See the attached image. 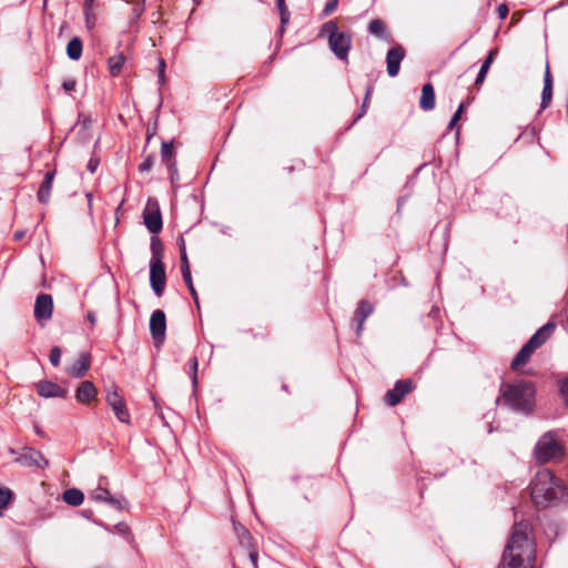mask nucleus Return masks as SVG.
<instances>
[{
	"label": "nucleus",
	"instance_id": "obj_1",
	"mask_svg": "<svg viewBox=\"0 0 568 568\" xmlns=\"http://www.w3.org/2000/svg\"><path fill=\"white\" fill-rule=\"evenodd\" d=\"M536 559L531 526L528 521H518L513 526L511 535L503 552V561L509 568H532Z\"/></svg>",
	"mask_w": 568,
	"mask_h": 568
},
{
	"label": "nucleus",
	"instance_id": "obj_2",
	"mask_svg": "<svg viewBox=\"0 0 568 568\" xmlns=\"http://www.w3.org/2000/svg\"><path fill=\"white\" fill-rule=\"evenodd\" d=\"M530 497L537 507L546 508L568 497V489L551 470L544 468L530 481Z\"/></svg>",
	"mask_w": 568,
	"mask_h": 568
},
{
	"label": "nucleus",
	"instance_id": "obj_3",
	"mask_svg": "<svg viewBox=\"0 0 568 568\" xmlns=\"http://www.w3.org/2000/svg\"><path fill=\"white\" fill-rule=\"evenodd\" d=\"M501 402L515 413L529 415L536 405V384L532 381L518 378L514 382H501Z\"/></svg>",
	"mask_w": 568,
	"mask_h": 568
},
{
	"label": "nucleus",
	"instance_id": "obj_4",
	"mask_svg": "<svg viewBox=\"0 0 568 568\" xmlns=\"http://www.w3.org/2000/svg\"><path fill=\"white\" fill-rule=\"evenodd\" d=\"M566 448L554 430L545 433L534 448V457L538 464L559 462L565 457Z\"/></svg>",
	"mask_w": 568,
	"mask_h": 568
},
{
	"label": "nucleus",
	"instance_id": "obj_5",
	"mask_svg": "<svg viewBox=\"0 0 568 568\" xmlns=\"http://www.w3.org/2000/svg\"><path fill=\"white\" fill-rule=\"evenodd\" d=\"M322 33H327L328 45L335 57L342 61H348V53L352 48V36L347 31H339L335 21L331 20L323 24Z\"/></svg>",
	"mask_w": 568,
	"mask_h": 568
},
{
	"label": "nucleus",
	"instance_id": "obj_6",
	"mask_svg": "<svg viewBox=\"0 0 568 568\" xmlns=\"http://www.w3.org/2000/svg\"><path fill=\"white\" fill-rule=\"evenodd\" d=\"M105 402L112 408L119 422L130 424L131 415L126 407L125 399L119 393L116 385L113 384L110 388L106 389Z\"/></svg>",
	"mask_w": 568,
	"mask_h": 568
},
{
	"label": "nucleus",
	"instance_id": "obj_7",
	"mask_svg": "<svg viewBox=\"0 0 568 568\" xmlns=\"http://www.w3.org/2000/svg\"><path fill=\"white\" fill-rule=\"evenodd\" d=\"M143 222L152 234H158L162 231V214L156 199L150 197L148 200L143 210Z\"/></svg>",
	"mask_w": 568,
	"mask_h": 568
},
{
	"label": "nucleus",
	"instance_id": "obj_8",
	"mask_svg": "<svg viewBox=\"0 0 568 568\" xmlns=\"http://www.w3.org/2000/svg\"><path fill=\"white\" fill-rule=\"evenodd\" d=\"M150 332L155 346L160 347L165 341L166 317L162 310H155L150 317Z\"/></svg>",
	"mask_w": 568,
	"mask_h": 568
},
{
	"label": "nucleus",
	"instance_id": "obj_9",
	"mask_svg": "<svg viewBox=\"0 0 568 568\" xmlns=\"http://www.w3.org/2000/svg\"><path fill=\"white\" fill-rule=\"evenodd\" d=\"M415 388L412 379H399L392 389L385 394V403L389 406H396L402 399Z\"/></svg>",
	"mask_w": 568,
	"mask_h": 568
},
{
	"label": "nucleus",
	"instance_id": "obj_10",
	"mask_svg": "<svg viewBox=\"0 0 568 568\" xmlns=\"http://www.w3.org/2000/svg\"><path fill=\"white\" fill-rule=\"evenodd\" d=\"M166 284L165 265L163 262H150V285L154 294L161 297Z\"/></svg>",
	"mask_w": 568,
	"mask_h": 568
},
{
	"label": "nucleus",
	"instance_id": "obj_11",
	"mask_svg": "<svg viewBox=\"0 0 568 568\" xmlns=\"http://www.w3.org/2000/svg\"><path fill=\"white\" fill-rule=\"evenodd\" d=\"M16 462L26 467L45 468L49 465L41 452L31 447H23Z\"/></svg>",
	"mask_w": 568,
	"mask_h": 568
},
{
	"label": "nucleus",
	"instance_id": "obj_12",
	"mask_svg": "<svg viewBox=\"0 0 568 568\" xmlns=\"http://www.w3.org/2000/svg\"><path fill=\"white\" fill-rule=\"evenodd\" d=\"M53 298L50 294H39L36 298L33 315L34 318L41 323L52 317Z\"/></svg>",
	"mask_w": 568,
	"mask_h": 568
},
{
	"label": "nucleus",
	"instance_id": "obj_13",
	"mask_svg": "<svg viewBox=\"0 0 568 568\" xmlns=\"http://www.w3.org/2000/svg\"><path fill=\"white\" fill-rule=\"evenodd\" d=\"M406 55V51L402 44H395L387 51L386 54V68L387 73L390 78H394L398 74L400 69V63Z\"/></svg>",
	"mask_w": 568,
	"mask_h": 568
},
{
	"label": "nucleus",
	"instance_id": "obj_14",
	"mask_svg": "<svg viewBox=\"0 0 568 568\" xmlns=\"http://www.w3.org/2000/svg\"><path fill=\"white\" fill-rule=\"evenodd\" d=\"M374 312V306L367 301H359L357 308L354 312L353 323L355 324V334L357 337L362 336L364 331V323L366 318Z\"/></svg>",
	"mask_w": 568,
	"mask_h": 568
},
{
	"label": "nucleus",
	"instance_id": "obj_15",
	"mask_svg": "<svg viewBox=\"0 0 568 568\" xmlns=\"http://www.w3.org/2000/svg\"><path fill=\"white\" fill-rule=\"evenodd\" d=\"M92 356L89 352H81L74 363L67 368V374L74 378H82L91 367Z\"/></svg>",
	"mask_w": 568,
	"mask_h": 568
},
{
	"label": "nucleus",
	"instance_id": "obj_16",
	"mask_svg": "<svg viewBox=\"0 0 568 568\" xmlns=\"http://www.w3.org/2000/svg\"><path fill=\"white\" fill-rule=\"evenodd\" d=\"M38 394L44 398H65L68 390L51 381H40L37 384Z\"/></svg>",
	"mask_w": 568,
	"mask_h": 568
},
{
	"label": "nucleus",
	"instance_id": "obj_17",
	"mask_svg": "<svg viewBox=\"0 0 568 568\" xmlns=\"http://www.w3.org/2000/svg\"><path fill=\"white\" fill-rule=\"evenodd\" d=\"M97 396L98 389L91 381L81 382L75 390V398L80 404L89 405Z\"/></svg>",
	"mask_w": 568,
	"mask_h": 568
},
{
	"label": "nucleus",
	"instance_id": "obj_18",
	"mask_svg": "<svg viewBox=\"0 0 568 568\" xmlns=\"http://www.w3.org/2000/svg\"><path fill=\"white\" fill-rule=\"evenodd\" d=\"M537 348L538 347L535 346L531 342L527 341L519 349V352L516 354V356L513 358L510 363V368L516 372L521 366L526 365L530 361L531 355L535 353Z\"/></svg>",
	"mask_w": 568,
	"mask_h": 568
},
{
	"label": "nucleus",
	"instance_id": "obj_19",
	"mask_svg": "<svg viewBox=\"0 0 568 568\" xmlns=\"http://www.w3.org/2000/svg\"><path fill=\"white\" fill-rule=\"evenodd\" d=\"M556 327V322L549 320L545 325L539 327L528 341L539 348L552 336Z\"/></svg>",
	"mask_w": 568,
	"mask_h": 568
},
{
	"label": "nucleus",
	"instance_id": "obj_20",
	"mask_svg": "<svg viewBox=\"0 0 568 568\" xmlns=\"http://www.w3.org/2000/svg\"><path fill=\"white\" fill-rule=\"evenodd\" d=\"M57 174V170H50L44 174L43 181L37 192V199L41 204H47L50 201L53 181Z\"/></svg>",
	"mask_w": 568,
	"mask_h": 568
},
{
	"label": "nucleus",
	"instance_id": "obj_21",
	"mask_svg": "<svg viewBox=\"0 0 568 568\" xmlns=\"http://www.w3.org/2000/svg\"><path fill=\"white\" fill-rule=\"evenodd\" d=\"M174 156L173 141H163L161 145V160L168 171H173V173L176 174V161Z\"/></svg>",
	"mask_w": 568,
	"mask_h": 568
},
{
	"label": "nucleus",
	"instance_id": "obj_22",
	"mask_svg": "<svg viewBox=\"0 0 568 568\" xmlns=\"http://www.w3.org/2000/svg\"><path fill=\"white\" fill-rule=\"evenodd\" d=\"M435 90L430 82L425 83L422 88V97L419 100V106L424 111H430L435 108Z\"/></svg>",
	"mask_w": 568,
	"mask_h": 568
},
{
	"label": "nucleus",
	"instance_id": "obj_23",
	"mask_svg": "<svg viewBox=\"0 0 568 568\" xmlns=\"http://www.w3.org/2000/svg\"><path fill=\"white\" fill-rule=\"evenodd\" d=\"M552 98V77L549 70V67L547 65L545 75H544V88L541 92V102L540 106L541 109H546L551 103Z\"/></svg>",
	"mask_w": 568,
	"mask_h": 568
},
{
	"label": "nucleus",
	"instance_id": "obj_24",
	"mask_svg": "<svg viewBox=\"0 0 568 568\" xmlns=\"http://www.w3.org/2000/svg\"><path fill=\"white\" fill-rule=\"evenodd\" d=\"M497 53H498L497 48L489 50L486 59L484 60V62L479 69V72L476 77L475 85H480L484 83L487 72H488L490 65L493 64V62L495 61Z\"/></svg>",
	"mask_w": 568,
	"mask_h": 568
},
{
	"label": "nucleus",
	"instance_id": "obj_25",
	"mask_svg": "<svg viewBox=\"0 0 568 568\" xmlns=\"http://www.w3.org/2000/svg\"><path fill=\"white\" fill-rule=\"evenodd\" d=\"M276 8H277L278 13H280V22H281L280 28L277 30V33L282 38L283 34L285 33L286 26L290 22L291 12H290V10H288V8L286 6L285 0H276Z\"/></svg>",
	"mask_w": 568,
	"mask_h": 568
},
{
	"label": "nucleus",
	"instance_id": "obj_26",
	"mask_svg": "<svg viewBox=\"0 0 568 568\" xmlns=\"http://www.w3.org/2000/svg\"><path fill=\"white\" fill-rule=\"evenodd\" d=\"M367 30L371 34H374L377 38L392 40V37L387 30V26L382 19L372 20L368 23Z\"/></svg>",
	"mask_w": 568,
	"mask_h": 568
},
{
	"label": "nucleus",
	"instance_id": "obj_27",
	"mask_svg": "<svg viewBox=\"0 0 568 568\" xmlns=\"http://www.w3.org/2000/svg\"><path fill=\"white\" fill-rule=\"evenodd\" d=\"M126 61V57L123 52L114 54L108 59V67L110 74L112 77H118L121 74L124 63Z\"/></svg>",
	"mask_w": 568,
	"mask_h": 568
},
{
	"label": "nucleus",
	"instance_id": "obj_28",
	"mask_svg": "<svg viewBox=\"0 0 568 568\" xmlns=\"http://www.w3.org/2000/svg\"><path fill=\"white\" fill-rule=\"evenodd\" d=\"M83 42L80 37H73L67 45V55L73 61H78L82 57Z\"/></svg>",
	"mask_w": 568,
	"mask_h": 568
},
{
	"label": "nucleus",
	"instance_id": "obj_29",
	"mask_svg": "<svg viewBox=\"0 0 568 568\" xmlns=\"http://www.w3.org/2000/svg\"><path fill=\"white\" fill-rule=\"evenodd\" d=\"M373 91H374V84H373V82L369 81L365 89V97H364L363 103H362L357 114L354 116L349 126H352L354 123L359 121L366 114Z\"/></svg>",
	"mask_w": 568,
	"mask_h": 568
},
{
	"label": "nucleus",
	"instance_id": "obj_30",
	"mask_svg": "<svg viewBox=\"0 0 568 568\" xmlns=\"http://www.w3.org/2000/svg\"><path fill=\"white\" fill-rule=\"evenodd\" d=\"M155 235L156 234H154L151 237L150 248H151L152 256H151L150 262H163L164 245H163L162 241Z\"/></svg>",
	"mask_w": 568,
	"mask_h": 568
},
{
	"label": "nucleus",
	"instance_id": "obj_31",
	"mask_svg": "<svg viewBox=\"0 0 568 568\" xmlns=\"http://www.w3.org/2000/svg\"><path fill=\"white\" fill-rule=\"evenodd\" d=\"M63 500L70 506H80L83 503L84 495L80 489L70 488L63 491Z\"/></svg>",
	"mask_w": 568,
	"mask_h": 568
},
{
	"label": "nucleus",
	"instance_id": "obj_32",
	"mask_svg": "<svg viewBox=\"0 0 568 568\" xmlns=\"http://www.w3.org/2000/svg\"><path fill=\"white\" fill-rule=\"evenodd\" d=\"M197 367L199 361L196 356H192L184 366V371L190 376L194 389L197 387Z\"/></svg>",
	"mask_w": 568,
	"mask_h": 568
},
{
	"label": "nucleus",
	"instance_id": "obj_33",
	"mask_svg": "<svg viewBox=\"0 0 568 568\" xmlns=\"http://www.w3.org/2000/svg\"><path fill=\"white\" fill-rule=\"evenodd\" d=\"M12 498V490L6 487H0V515L2 514V510L8 507Z\"/></svg>",
	"mask_w": 568,
	"mask_h": 568
},
{
	"label": "nucleus",
	"instance_id": "obj_34",
	"mask_svg": "<svg viewBox=\"0 0 568 568\" xmlns=\"http://www.w3.org/2000/svg\"><path fill=\"white\" fill-rule=\"evenodd\" d=\"M234 528L240 538V542L242 545L251 546V540L253 539L251 532L242 525H235Z\"/></svg>",
	"mask_w": 568,
	"mask_h": 568
},
{
	"label": "nucleus",
	"instance_id": "obj_35",
	"mask_svg": "<svg viewBox=\"0 0 568 568\" xmlns=\"http://www.w3.org/2000/svg\"><path fill=\"white\" fill-rule=\"evenodd\" d=\"M109 497H110V491L106 488L101 487V486L95 488L91 494V498L98 503H105Z\"/></svg>",
	"mask_w": 568,
	"mask_h": 568
},
{
	"label": "nucleus",
	"instance_id": "obj_36",
	"mask_svg": "<svg viewBox=\"0 0 568 568\" xmlns=\"http://www.w3.org/2000/svg\"><path fill=\"white\" fill-rule=\"evenodd\" d=\"M62 349L60 346H53L49 353V361L53 367H58L61 363Z\"/></svg>",
	"mask_w": 568,
	"mask_h": 568
},
{
	"label": "nucleus",
	"instance_id": "obj_37",
	"mask_svg": "<svg viewBox=\"0 0 568 568\" xmlns=\"http://www.w3.org/2000/svg\"><path fill=\"white\" fill-rule=\"evenodd\" d=\"M105 503L109 506H111L112 508L118 509V510H122L124 508V506L126 505L125 498L112 496L111 494Z\"/></svg>",
	"mask_w": 568,
	"mask_h": 568
},
{
	"label": "nucleus",
	"instance_id": "obj_38",
	"mask_svg": "<svg viewBox=\"0 0 568 568\" xmlns=\"http://www.w3.org/2000/svg\"><path fill=\"white\" fill-rule=\"evenodd\" d=\"M155 155L149 154L145 156L144 161L139 164V171L141 173L150 172L154 165Z\"/></svg>",
	"mask_w": 568,
	"mask_h": 568
},
{
	"label": "nucleus",
	"instance_id": "obj_39",
	"mask_svg": "<svg viewBox=\"0 0 568 568\" xmlns=\"http://www.w3.org/2000/svg\"><path fill=\"white\" fill-rule=\"evenodd\" d=\"M180 261H181V273H182L183 280L191 277L192 274H191V270H190V262H189L187 254H183V256L180 257Z\"/></svg>",
	"mask_w": 568,
	"mask_h": 568
},
{
	"label": "nucleus",
	"instance_id": "obj_40",
	"mask_svg": "<svg viewBox=\"0 0 568 568\" xmlns=\"http://www.w3.org/2000/svg\"><path fill=\"white\" fill-rule=\"evenodd\" d=\"M184 283L186 284L189 291H190V294L194 301V303L196 304V306L199 307L200 303H199V295H197V292L193 285V280H192V276L191 277H187V278H184L183 280Z\"/></svg>",
	"mask_w": 568,
	"mask_h": 568
},
{
	"label": "nucleus",
	"instance_id": "obj_41",
	"mask_svg": "<svg viewBox=\"0 0 568 568\" xmlns=\"http://www.w3.org/2000/svg\"><path fill=\"white\" fill-rule=\"evenodd\" d=\"M338 6V0H328L322 11L323 17L332 14Z\"/></svg>",
	"mask_w": 568,
	"mask_h": 568
},
{
	"label": "nucleus",
	"instance_id": "obj_42",
	"mask_svg": "<svg viewBox=\"0 0 568 568\" xmlns=\"http://www.w3.org/2000/svg\"><path fill=\"white\" fill-rule=\"evenodd\" d=\"M165 68H166V64H165L164 59L160 58L159 65H158V79H159V83L161 85L164 84V82H165V74H164Z\"/></svg>",
	"mask_w": 568,
	"mask_h": 568
},
{
	"label": "nucleus",
	"instance_id": "obj_43",
	"mask_svg": "<svg viewBox=\"0 0 568 568\" xmlns=\"http://www.w3.org/2000/svg\"><path fill=\"white\" fill-rule=\"evenodd\" d=\"M559 392L561 397L564 398L565 404L568 406V377L560 381Z\"/></svg>",
	"mask_w": 568,
	"mask_h": 568
},
{
	"label": "nucleus",
	"instance_id": "obj_44",
	"mask_svg": "<svg viewBox=\"0 0 568 568\" xmlns=\"http://www.w3.org/2000/svg\"><path fill=\"white\" fill-rule=\"evenodd\" d=\"M77 81L74 79H67L62 83V88L65 92L73 91L75 89Z\"/></svg>",
	"mask_w": 568,
	"mask_h": 568
},
{
	"label": "nucleus",
	"instance_id": "obj_45",
	"mask_svg": "<svg viewBox=\"0 0 568 568\" xmlns=\"http://www.w3.org/2000/svg\"><path fill=\"white\" fill-rule=\"evenodd\" d=\"M100 160L98 158H91L88 162L87 169L94 173L99 166Z\"/></svg>",
	"mask_w": 568,
	"mask_h": 568
},
{
	"label": "nucleus",
	"instance_id": "obj_46",
	"mask_svg": "<svg viewBox=\"0 0 568 568\" xmlns=\"http://www.w3.org/2000/svg\"><path fill=\"white\" fill-rule=\"evenodd\" d=\"M508 12H509V9H508L507 4H505V3L500 4V6L497 8L498 17H499V19H501V20H504V19H506V18H507Z\"/></svg>",
	"mask_w": 568,
	"mask_h": 568
},
{
	"label": "nucleus",
	"instance_id": "obj_47",
	"mask_svg": "<svg viewBox=\"0 0 568 568\" xmlns=\"http://www.w3.org/2000/svg\"><path fill=\"white\" fill-rule=\"evenodd\" d=\"M270 335V331L267 327H261V331L253 334V337L254 338H262V339H266Z\"/></svg>",
	"mask_w": 568,
	"mask_h": 568
},
{
	"label": "nucleus",
	"instance_id": "obj_48",
	"mask_svg": "<svg viewBox=\"0 0 568 568\" xmlns=\"http://www.w3.org/2000/svg\"><path fill=\"white\" fill-rule=\"evenodd\" d=\"M178 245H179V250H180V257L183 256V254H187L185 241L182 235L178 237Z\"/></svg>",
	"mask_w": 568,
	"mask_h": 568
},
{
	"label": "nucleus",
	"instance_id": "obj_49",
	"mask_svg": "<svg viewBox=\"0 0 568 568\" xmlns=\"http://www.w3.org/2000/svg\"><path fill=\"white\" fill-rule=\"evenodd\" d=\"M248 556L254 568H257V551L255 549H251Z\"/></svg>",
	"mask_w": 568,
	"mask_h": 568
},
{
	"label": "nucleus",
	"instance_id": "obj_50",
	"mask_svg": "<svg viewBox=\"0 0 568 568\" xmlns=\"http://www.w3.org/2000/svg\"><path fill=\"white\" fill-rule=\"evenodd\" d=\"M156 133V123H154V125L151 128V126H148L146 129V142H149L151 140V138Z\"/></svg>",
	"mask_w": 568,
	"mask_h": 568
},
{
	"label": "nucleus",
	"instance_id": "obj_51",
	"mask_svg": "<svg viewBox=\"0 0 568 568\" xmlns=\"http://www.w3.org/2000/svg\"><path fill=\"white\" fill-rule=\"evenodd\" d=\"M456 128V134L459 135V132H460V126L457 125V121L450 119L449 123H448V130H454Z\"/></svg>",
	"mask_w": 568,
	"mask_h": 568
},
{
	"label": "nucleus",
	"instance_id": "obj_52",
	"mask_svg": "<svg viewBox=\"0 0 568 568\" xmlns=\"http://www.w3.org/2000/svg\"><path fill=\"white\" fill-rule=\"evenodd\" d=\"M87 320L91 323V325L93 326L95 323H97V317H95V314L94 312L92 311H89L88 314H87Z\"/></svg>",
	"mask_w": 568,
	"mask_h": 568
},
{
	"label": "nucleus",
	"instance_id": "obj_53",
	"mask_svg": "<svg viewBox=\"0 0 568 568\" xmlns=\"http://www.w3.org/2000/svg\"><path fill=\"white\" fill-rule=\"evenodd\" d=\"M94 0H84L83 9L84 12H90Z\"/></svg>",
	"mask_w": 568,
	"mask_h": 568
},
{
	"label": "nucleus",
	"instance_id": "obj_54",
	"mask_svg": "<svg viewBox=\"0 0 568 568\" xmlns=\"http://www.w3.org/2000/svg\"><path fill=\"white\" fill-rule=\"evenodd\" d=\"M91 124V119L89 116H84L83 121H82V126L84 129H88Z\"/></svg>",
	"mask_w": 568,
	"mask_h": 568
},
{
	"label": "nucleus",
	"instance_id": "obj_55",
	"mask_svg": "<svg viewBox=\"0 0 568 568\" xmlns=\"http://www.w3.org/2000/svg\"><path fill=\"white\" fill-rule=\"evenodd\" d=\"M23 236H24V232L23 231H18V232L14 233V240H17V241L22 240Z\"/></svg>",
	"mask_w": 568,
	"mask_h": 568
},
{
	"label": "nucleus",
	"instance_id": "obj_56",
	"mask_svg": "<svg viewBox=\"0 0 568 568\" xmlns=\"http://www.w3.org/2000/svg\"><path fill=\"white\" fill-rule=\"evenodd\" d=\"M466 103L465 102H462L458 106V109L456 110L457 113H459L460 115L463 114L464 110L466 109Z\"/></svg>",
	"mask_w": 568,
	"mask_h": 568
},
{
	"label": "nucleus",
	"instance_id": "obj_57",
	"mask_svg": "<svg viewBox=\"0 0 568 568\" xmlns=\"http://www.w3.org/2000/svg\"><path fill=\"white\" fill-rule=\"evenodd\" d=\"M171 182L174 183L179 179V174H174L173 171H169Z\"/></svg>",
	"mask_w": 568,
	"mask_h": 568
},
{
	"label": "nucleus",
	"instance_id": "obj_58",
	"mask_svg": "<svg viewBox=\"0 0 568 568\" xmlns=\"http://www.w3.org/2000/svg\"><path fill=\"white\" fill-rule=\"evenodd\" d=\"M34 432L39 436H42V437L44 436L43 430L38 425H34Z\"/></svg>",
	"mask_w": 568,
	"mask_h": 568
},
{
	"label": "nucleus",
	"instance_id": "obj_59",
	"mask_svg": "<svg viewBox=\"0 0 568 568\" xmlns=\"http://www.w3.org/2000/svg\"><path fill=\"white\" fill-rule=\"evenodd\" d=\"M281 388H282V390H284V392H285V393H287V394H290V393H291L290 387H288V385H287V384H283Z\"/></svg>",
	"mask_w": 568,
	"mask_h": 568
},
{
	"label": "nucleus",
	"instance_id": "obj_60",
	"mask_svg": "<svg viewBox=\"0 0 568 568\" xmlns=\"http://www.w3.org/2000/svg\"><path fill=\"white\" fill-rule=\"evenodd\" d=\"M87 199H88L89 207H91V205H92V194L91 193H87Z\"/></svg>",
	"mask_w": 568,
	"mask_h": 568
},
{
	"label": "nucleus",
	"instance_id": "obj_61",
	"mask_svg": "<svg viewBox=\"0 0 568 568\" xmlns=\"http://www.w3.org/2000/svg\"><path fill=\"white\" fill-rule=\"evenodd\" d=\"M85 17H87V18H85L87 26H88L89 28H91L92 26H90V23H91V20H90V13H89V12H85Z\"/></svg>",
	"mask_w": 568,
	"mask_h": 568
},
{
	"label": "nucleus",
	"instance_id": "obj_62",
	"mask_svg": "<svg viewBox=\"0 0 568 568\" xmlns=\"http://www.w3.org/2000/svg\"><path fill=\"white\" fill-rule=\"evenodd\" d=\"M460 116L462 115L459 113L455 112L454 115L452 116V119L458 122Z\"/></svg>",
	"mask_w": 568,
	"mask_h": 568
},
{
	"label": "nucleus",
	"instance_id": "obj_63",
	"mask_svg": "<svg viewBox=\"0 0 568 568\" xmlns=\"http://www.w3.org/2000/svg\"><path fill=\"white\" fill-rule=\"evenodd\" d=\"M143 12V9H138V8H134V13L136 16H141V13Z\"/></svg>",
	"mask_w": 568,
	"mask_h": 568
},
{
	"label": "nucleus",
	"instance_id": "obj_64",
	"mask_svg": "<svg viewBox=\"0 0 568 568\" xmlns=\"http://www.w3.org/2000/svg\"><path fill=\"white\" fill-rule=\"evenodd\" d=\"M9 453H10V454H12V455L18 454V452H17L14 448H10V449H9Z\"/></svg>",
	"mask_w": 568,
	"mask_h": 568
}]
</instances>
